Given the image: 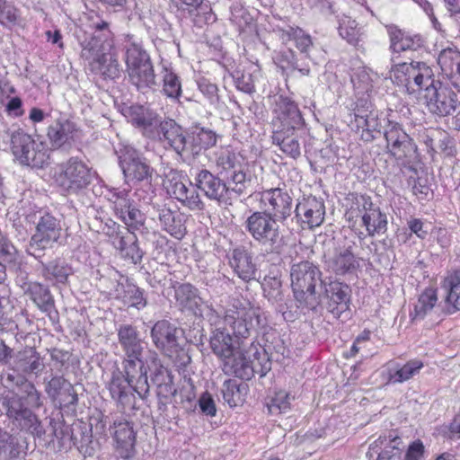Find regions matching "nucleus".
<instances>
[{"label":"nucleus","mask_w":460,"mask_h":460,"mask_svg":"<svg viewBox=\"0 0 460 460\" xmlns=\"http://www.w3.org/2000/svg\"><path fill=\"white\" fill-rule=\"evenodd\" d=\"M206 318L216 328L210 338V347L221 359L222 369L226 375H234L244 380L251 379L255 374L266 376L271 368V363L259 344H235L230 334L222 329L221 316L213 308L208 309Z\"/></svg>","instance_id":"f257e3e1"},{"label":"nucleus","mask_w":460,"mask_h":460,"mask_svg":"<svg viewBox=\"0 0 460 460\" xmlns=\"http://www.w3.org/2000/svg\"><path fill=\"white\" fill-rule=\"evenodd\" d=\"M86 27L90 31L78 35L81 58L87 69L95 75L107 80L119 78L121 67L115 52L114 35L110 23L97 13L87 14Z\"/></svg>","instance_id":"f03ea898"},{"label":"nucleus","mask_w":460,"mask_h":460,"mask_svg":"<svg viewBox=\"0 0 460 460\" xmlns=\"http://www.w3.org/2000/svg\"><path fill=\"white\" fill-rule=\"evenodd\" d=\"M106 387L111 398L124 407L129 402V388H132L142 399L148 394L147 371L146 368L135 370L128 375L125 368L122 371L119 367H115L111 374Z\"/></svg>","instance_id":"7ed1b4c3"},{"label":"nucleus","mask_w":460,"mask_h":460,"mask_svg":"<svg viewBox=\"0 0 460 460\" xmlns=\"http://www.w3.org/2000/svg\"><path fill=\"white\" fill-rule=\"evenodd\" d=\"M221 320L222 324L230 326L235 337L247 338L261 324V313L249 299L234 298Z\"/></svg>","instance_id":"20e7f679"},{"label":"nucleus","mask_w":460,"mask_h":460,"mask_svg":"<svg viewBox=\"0 0 460 460\" xmlns=\"http://www.w3.org/2000/svg\"><path fill=\"white\" fill-rule=\"evenodd\" d=\"M318 267L308 261L293 263L290 270L291 287L300 305L314 307L315 286L321 281Z\"/></svg>","instance_id":"39448f33"},{"label":"nucleus","mask_w":460,"mask_h":460,"mask_svg":"<svg viewBox=\"0 0 460 460\" xmlns=\"http://www.w3.org/2000/svg\"><path fill=\"white\" fill-rule=\"evenodd\" d=\"M394 84L408 93H415L429 86L432 79V69L424 62L413 61L394 65L390 71Z\"/></svg>","instance_id":"423d86ee"},{"label":"nucleus","mask_w":460,"mask_h":460,"mask_svg":"<svg viewBox=\"0 0 460 460\" xmlns=\"http://www.w3.org/2000/svg\"><path fill=\"white\" fill-rule=\"evenodd\" d=\"M216 166L229 184H234V190L243 192L247 181L245 158L231 146H221L215 153Z\"/></svg>","instance_id":"0eeeda50"},{"label":"nucleus","mask_w":460,"mask_h":460,"mask_svg":"<svg viewBox=\"0 0 460 460\" xmlns=\"http://www.w3.org/2000/svg\"><path fill=\"white\" fill-rule=\"evenodd\" d=\"M164 187L170 197L177 199L185 208L193 211H201L205 208L196 184L189 180L181 172L170 169L165 173Z\"/></svg>","instance_id":"6e6552de"},{"label":"nucleus","mask_w":460,"mask_h":460,"mask_svg":"<svg viewBox=\"0 0 460 460\" xmlns=\"http://www.w3.org/2000/svg\"><path fill=\"white\" fill-rule=\"evenodd\" d=\"M345 217L349 222L360 218L362 226H365L369 236L383 234L387 228L386 215L372 202L369 197L357 198L355 203L346 212Z\"/></svg>","instance_id":"1a4fd4ad"},{"label":"nucleus","mask_w":460,"mask_h":460,"mask_svg":"<svg viewBox=\"0 0 460 460\" xmlns=\"http://www.w3.org/2000/svg\"><path fill=\"white\" fill-rule=\"evenodd\" d=\"M424 98L428 111L439 118L452 115L460 105L458 93L439 81H431L426 87Z\"/></svg>","instance_id":"9d476101"},{"label":"nucleus","mask_w":460,"mask_h":460,"mask_svg":"<svg viewBox=\"0 0 460 460\" xmlns=\"http://www.w3.org/2000/svg\"><path fill=\"white\" fill-rule=\"evenodd\" d=\"M12 150L14 157L23 165L42 168L49 159L46 145L23 132L12 136Z\"/></svg>","instance_id":"9b49d317"},{"label":"nucleus","mask_w":460,"mask_h":460,"mask_svg":"<svg viewBox=\"0 0 460 460\" xmlns=\"http://www.w3.org/2000/svg\"><path fill=\"white\" fill-rule=\"evenodd\" d=\"M54 180L63 190L76 192L90 183L91 172L83 161L70 158L56 167Z\"/></svg>","instance_id":"f8f14e48"},{"label":"nucleus","mask_w":460,"mask_h":460,"mask_svg":"<svg viewBox=\"0 0 460 460\" xmlns=\"http://www.w3.org/2000/svg\"><path fill=\"white\" fill-rule=\"evenodd\" d=\"M118 340L126 356L122 361V367L128 374L144 369L145 363L142 359L144 341L140 338L137 328L130 324L121 325L118 329Z\"/></svg>","instance_id":"ddd939ff"},{"label":"nucleus","mask_w":460,"mask_h":460,"mask_svg":"<svg viewBox=\"0 0 460 460\" xmlns=\"http://www.w3.org/2000/svg\"><path fill=\"white\" fill-rule=\"evenodd\" d=\"M278 220L262 211L253 212L245 221V228L260 244L273 247L280 241Z\"/></svg>","instance_id":"4468645a"},{"label":"nucleus","mask_w":460,"mask_h":460,"mask_svg":"<svg viewBox=\"0 0 460 460\" xmlns=\"http://www.w3.org/2000/svg\"><path fill=\"white\" fill-rule=\"evenodd\" d=\"M272 113L274 130L298 132L305 126V119L298 105L288 97L278 96Z\"/></svg>","instance_id":"2eb2a0df"},{"label":"nucleus","mask_w":460,"mask_h":460,"mask_svg":"<svg viewBox=\"0 0 460 460\" xmlns=\"http://www.w3.org/2000/svg\"><path fill=\"white\" fill-rule=\"evenodd\" d=\"M128 193L129 190L126 189L111 188L107 190L105 197L113 204L116 215L125 225L133 229H138L144 224V216L132 205Z\"/></svg>","instance_id":"dca6fc26"},{"label":"nucleus","mask_w":460,"mask_h":460,"mask_svg":"<svg viewBox=\"0 0 460 460\" xmlns=\"http://www.w3.org/2000/svg\"><path fill=\"white\" fill-rule=\"evenodd\" d=\"M61 234L59 222L51 215L45 214L40 217L36 226V232L31 236L28 253L37 257L36 252L42 251L52 246L58 242Z\"/></svg>","instance_id":"f3484780"},{"label":"nucleus","mask_w":460,"mask_h":460,"mask_svg":"<svg viewBox=\"0 0 460 460\" xmlns=\"http://www.w3.org/2000/svg\"><path fill=\"white\" fill-rule=\"evenodd\" d=\"M260 208L278 221L287 219L292 211V199L279 188L270 189L260 193Z\"/></svg>","instance_id":"a211bd4d"},{"label":"nucleus","mask_w":460,"mask_h":460,"mask_svg":"<svg viewBox=\"0 0 460 460\" xmlns=\"http://www.w3.org/2000/svg\"><path fill=\"white\" fill-rule=\"evenodd\" d=\"M152 139L159 141L164 148L172 149L185 161L187 134L173 119H163L157 128V135Z\"/></svg>","instance_id":"6ab92c4d"},{"label":"nucleus","mask_w":460,"mask_h":460,"mask_svg":"<svg viewBox=\"0 0 460 460\" xmlns=\"http://www.w3.org/2000/svg\"><path fill=\"white\" fill-rule=\"evenodd\" d=\"M154 345L165 356L173 358L181 350L178 341L177 328L166 320L155 323L151 330Z\"/></svg>","instance_id":"aec40b11"},{"label":"nucleus","mask_w":460,"mask_h":460,"mask_svg":"<svg viewBox=\"0 0 460 460\" xmlns=\"http://www.w3.org/2000/svg\"><path fill=\"white\" fill-rule=\"evenodd\" d=\"M124 116L135 128L150 139L157 135L163 119L156 112L142 105H131L124 109Z\"/></svg>","instance_id":"412c9836"},{"label":"nucleus","mask_w":460,"mask_h":460,"mask_svg":"<svg viewBox=\"0 0 460 460\" xmlns=\"http://www.w3.org/2000/svg\"><path fill=\"white\" fill-rule=\"evenodd\" d=\"M119 164L128 181H143L152 176V169L132 147H126L119 155Z\"/></svg>","instance_id":"4be33fe9"},{"label":"nucleus","mask_w":460,"mask_h":460,"mask_svg":"<svg viewBox=\"0 0 460 460\" xmlns=\"http://www.w3.org/2000/svg\"><path fill=\"white\" fill-rule=\"evenodd\" d=\"M385 137L388 153L396 159L406 157L415 149L411 138L399 123L389 121L385 130Z\"/></svg>","instance_id":"5701e85b"},{"label":"nucleus","mask_w":460,"mask_h":460,"mask_svg":"<svg viewBox=\"0 0 460 460\" xmlns=\"http://www.w3.org/2000/svg\"><path fill=\"white\" fill-rule=\"evenodd\" d=\"M146 365L151 372V379L156 385L158 396L164 399L174 396L176 388L172 382V376L171 372L161 364L158 355L155 352H150L148 358L146 359Z\"/></svg>","instance_id":"b1692460"},{"label":"nucleus","mask_w":460,"mask_h":460,"mask_svg":"<svg viewBox=\"0 0 460 460\" xmlns=\"http://www.w3.org/2000/svg\"><path fill=\"white\" fill-rule=\"evenodd\" d=\"M295 212L302 226L312 229L321 226L323 222L325 206L323 200L309 196L298 201Z\"/></svg>","instance_id":"393cba45"},{"label":"nucleus","mask_w":460,"mask_h":460,"mask_svg":"<svg viewBox=\"0 0 460 460\" xmlns=\"http://www.w3.org/2000/svg\"><path fill=\"white\" fill-rule=\"evenodd\" d=\"M324 264L328 271L336 275H345L354 272L358 267V260L354 255L351 247H338L324 255Z\"/></svg>","instance_id":"a878e982"},{"label":"nucleus","mask_w":460,"mask_h":460,"mask_svg":"<svg viewBox=\"0 0 460 460\" xmlns=\"http://www.w3.org/2000/svg\"><path fill=\"white\" fill-rule=\"evenodd\" d=\"M217 135L212 129L195 126L187 133L185 161L198 155L202 150L211 148L217 144Z\"/></svg>","instance_id":"bb28decb"},{"label":"nucleus","mask_w":460,"mask_h":460,"mask_svg":"<svg viewBox=\"0 0 460 460\" xmlns=\"http://www.w3.org/2000/svg\"><path fill=\"white\" fill-rule=\"evenodd\" d=\"M112 429L117 453L121 458H130L134 455L136 441V433L132 424L119 417L113 421Z\"/></svg>","instance_id":"cd10ccee"},{"label":"nucleus","mask_w":460,"mask_h":460,"mask_svg":"<svg viewBox=\"0 0 460 460\" xmlns=\"http://www.w3.org/2000/svg\"><path fill=\"white\" fill-rule=\"evenodd\" d=\"M402 440L397 436H380L370 444L367 452L368 460H399Z\"/></svg>","instance_id":"c85d7f7f"},{"label":"nucleus","mask_w":460,"mask_h":460,"mask_svg":"<svg viewBox=\"0 0 460 460\" xmlns=\"http://www.w3.org/2000/svg\"><path fill=\"white\" fill-rule=\"evenodd\" d=\"M196 187L211 199L222 202L226 200L229 188L226 183L207 169L200 170L195 176Z\"/></svg>","instance_id":"c756f323"},{"label":"nucleus","mask_w":460,"mask_h":460,"mask_svg":"<svg viewBox=\"0 0 460 460\" xmlns=\"http://www.w3.org/2000/svg\"><path fill=\"white\" fill-rule=\"evenodd\" d=\"M45 392L54 402L60 406L75 405L78 401L72 384L61 376H53L46 384Z\"/></svg>","instance_id":"7c9ffc66"},{"label":"nucleus","mask_w":460,"mask_h":460,"mask_svg":"<svg viewBox=\"0 0 460 460\" xmlns=\"http://www.w3.org/2000/svg\"><path fill=\"white\" fill-rule=\"evenodd\" d=\"M114 298L125 305L141 310L146 306L147 301L144 291L128 279H120L113 290Z\"/></svg>","instance_id":"2f4dec72"},{"label":"nucleus","mask_w":460,"mask_h":460,"mask_svg":"<svg viewBox=\"0 0 460 460\" xmlns=\"http://www.w3.org/2000/svg\"><path fill=\"white\" fill-rule=\"evenodd\" d=\"M390 40V49L393 52L415 51L423 46V39L419 34H412L401 30L396 25L386 26Z\"/></svg>","instance_id":"473e14b6"},{"label":"nucleus","mask_w":460,"mask_h":460,"mask_svg":"<svg viewBox=\"0 0 460 460\" xmlns=\"http://www.w3.org/2000/svg\"><path fill=\"white\" fill-rule=\"evenodd\" d=\"M175 298L183 308L204 318H206L208 309L210 308L204 304L199 296L198 289L190 283L181 284L175 288Z\"/></svg>","instance_id":"72a5a7b5"},{"label":"nucleus","mask_w":460,"mask_h":460,"mask_svg":"<svg viewBox=\"0 0 460 460\" xmlns=\"http://www.w3.org/2000/svg\"><path fill=\"white\" fill-rule=\"evenodd\" d=\"M229 265L235 275L248 282L256 279L257 268L252 254L243 247L234 249L229 255Z\"/></svg>","instance_id":"f704fd0d"},{"label":"nucleus","mask_w":460,"mask_h":460,"mask_svg":"<svg viewBox=\"0 0 460 460\" xmlns=\"http://www.w3.org/2000/svg\"><path fill=\"white\" fill-rule=\"evenodd\" d=\"M324 288L325 294L329 298V311L336 317H340L342 313L349 309V287L339 281H331L329 284L324 283Z\"/></svg>","instance_id":"c9c22d12"},{"label":"nucleus","mask_w":460,"mask_h":460,"mask_svg":"<svg viewBox=\"0 0 460 460\" xmlns=\"http://www.w3.org/2000/svg\"><path fill=\"white\" fill-rule=\"evenodd\" d=\"M445 294V312L453 314L460 311V270L449 271L441 281Z\"/></svg>","instance_id":"e433bc0d"},{"label":"nucleus","mask_w":460,"mask_h":460,"mask_svg":"<svg viewBox=\"0 0 460 460\" xmlns=\"http://www.w3.org/2000/svg\"><path fill=\"white\" fill-rule=\"evenodd\" d=\"M424 367V363L418 358L411 359L404 364L391 362L386 367L387 382L402 384L413 378Z\"/></svg>","instance_id":"4c0bfd02"},{"label":"nucleus","mask_w":460,"mask_h":460,"mask_svg":"<svg viewBox=\"0 0 460 460\" xmlns=\"http://www.w3.org/2000/svg\"><path fill=\"white\" fill-rule=\"evenodd\" d=\"M377 79V74L367 67L360 66L353 70L350 80L355 95L358 101L365 102L362 106L367 104V97L372 93L374 84Z\"/></svg>","instance_id":"58836bf2"},{"label":"nucleus","mask_w":460,"mask_h":460,"mask_svg":"<svg viewBox=\"0 0 460 460\" xmlns=\"http://www.w3.org/2000/svg\"><path fill=\"white\" fill-rule=\"evenodd\" d=\"M77 129L68 119H58L48 128L47 137L53 148H59L74 141Z\"/></svg>","instance_id":"ea45409f"},{"label":"nucleus","mask_w":460,"mask_h":460,"mask_svg":"<svg viewBox=\"0 0 460 460\" xmlns=\"http://www.w3.org/2000/svg\"><path fill=\"white\" fill-rule=\"evenodd\" d=\"M127 73L129 81L137 86L138 90L151 89L156 85L152 62L127 68Z\"/></svg>","instance_id":"a19ab883"},{"label":"nucleus","mask_w":460,"mask_h":460,"mask_svg":"<svg viewBox=\"0 0 460 460\" xmlns=\"http://www.w3.org/2000/svg\"><path fill=\"white\" fill-rule=\"evenodd\" d=\"M114 245L123 259L134 264L141 261L143 252L140 250L137 238L134 234L127 233L125 235L118 236Z\"/></svg>","instance_id":"79ce46f5"},{"label":"nucleus","mask_w":460,"mask_h":460,"mask_svg":"<svg viewBox=\"0 0 460 460\" xmlns=\"http://www.w3.org/2000/svg\"><path fill=\"white\" fill-rule=\"evenodd\" d=\"M272 141L288 157L296 159L301 155V145L297 137V132L274 130Z\"/></svg>","instance_id":"37998d69"},{"label":"nucleus","mask_w":460,"mask_h":460,"mask_svg":"<svg viewBox=\"0 0 460 460\" xmlns=\"http://www.w3.org/2000/svg\"><path fill=\"white\" fill-rule=\"evenodd\" d=\"M72 274V267L63 260L57 259L47 264L42 263V275L53 285L66 283Z\"/></svg>","instance_id":"c03bdc74"},{"label":"nucleus","mask_w":460,"mask_h":460,"mask_svg":"<svg viewBox=\"0 0 460 460\" xmlns=\"http://www.w3.org/2000/svg\"><path fill=\"white\" fill-rule=\"evenodd\" d=\"M159 221L163 229L176 239H181L186 234V227L181 215L165 207L159 209Z\"/></svg>","instance_id":"a18cd8bd"},{"label":"nucleus","mask_w":460,"mask_h":460,"mask_svg":"<svg viewBox=\"0 0 460 460\" xmlns=\"http://www.w3.org/2000/svg\"><path fill=\"white\" fill-rule=\"evenodd\" d=\"M43 367L42 358L34 348H25L16 356V367L20 371L38 374L43 369Z\"/></svg>","instance_id":"49530a36"},{"label":"nucleus","mask_w":460,"mask_h":460,"mask_svg":"<svg viewBox=\"0 0 460 460\" xmlns=\"http://www.w3.org/2000/svg\"><path fill=\"white\" fill-rule=\"evenodd\" d=\"M438 64L447 77L460 75V51L455 46L443 49L438 53Z\"/></svg>","instance_id":"de8ad7c7"},{"label":"nucleus","mask_w":460,"mask_h":460,"mask_svg":"<svg viewBox=\"0 0 460 460\" xmlns=\"http://www.w3.org/2000/svg\"><path fill=\"white\" fill-rule=\"evenodd\" d=\"M338 23L339 34L348 43L356 46L362 40L365 35L364 28L359 26L355 20L343 14L339 17Z\"/></svg>","instance_id":"09e8293b"},{"label":"nucleus","mask_w":460,"mask_h":460,"mask_svg":"<svg viewBox=\"0 0 460 460\" xmlns=\"http://www.w3.org/2000/svg\"><path fill=\"white\" fill-rule=\"evenodd\" d=\"M28 292L40 311L50 315L54 309V299L49 289L40 283L33 282L29 285Z\"/></svg>","instance_id":"8fccbe9b"},{"label":"nucleus","mask_w":460,"mask_h":460,"mask_svg":"<svg viewBox=\"0 0 460 460\" xmlns=\"http://www.w3.org/2000/svg\"><path fill=\"white\" fill-rule=\"evenodd\" d=\"M0 24L8 30L23 26L21 11L13 2L0 0Z\"/></svg>","instance_id":"3c124183"},{"label":"nucleus","mask_w":460,"mask_h":460,"mask_svg":"<svg viewBox=\"0 0 460 460\" xmlns=\"http://www.w3.org/2000/svg\"><path fill=\"white\" fill-rule=\"evenodd\" d=\"M259 74L260 68L257 65H251L247 70H236L233 74L235 87L248 94L254 93V83Z\"/></svg>","instance_id":"603ef678"},{"label":"nucleus","mask_w":460,"mask_h":460,"mask_svg":"<svg viewBox=\"0 0 460 460\" xmlns=\"http://www.w3.org/2000/svg\"><path fill=\"white\" fill-rule=\"evenodd\" d=\"M438 303L437 290L434 288H426L418 297L414 305V310L411 314L414 320L423 319L429 314Z\"/></svg>","instance_id":"864d4df0"},{"label":"nucleus","mask_w":460,"mask_h":460,"mask_svg":"<svg viewBox=\"0 0 460 460\" xmlns=\"http://www.w3.org/2000/svg\"><path fill=\"white\" fill-rule=\"evenodd\" d=\"M125 51L126 68L152 62L149 54L137 42L128 40L125 46Z\"/></svg>","instance_id":"5fc2aeb1"},{"label":"nucleus","mask_w":460,"mask_h":460,"mask_svg":"<svg viewBox=\"0 0 460 460\" xmlns=\"http://www.w3.org/2000/svg\"><path fill=\"white\" fill-rule=\"evenodd\" d=\"M21 450L16 439L0 429V460H20Z\"/></svg>","instance_id":"6e6d98bb"},{"label":"nucleus","mask_w":460,"mask_h":460,"mask_svg":"<svg viewBox=\"0 0 460 460\" xmlns=\"http://www.w3.org/2000/svg\"><path fill=\"white\" fill-rule=\"evenodd\" d=\"M163 93L172 100H179L181 96V82L172 68L164 66L163 69Z\"/></svg>","instance_id":"4d7b16f0"},{"label":"nucleus","mask_w":460,"mask_h":460,"mask_svg":"<svg viewBox=\"0 0 460 460\" xmlns=\"http://www.w3.org/2000/svg\"><path fill=\"white\" fill-rule=\"evenodd\" d=\"M222 395L224 401L231 407H236L243 401V395L240 384L234 379H227L224 382L222 387Z\"/></svg>","instance_id":"13d9d810"},{"label":"nucleus","mask_w":460,"mask_h":460,"mask_svg":"<svg viewBox=\"0 0 460 460\" xmlns=\"http://www.w3.org/2000/svg\"><path fill=\"white\" fill-rule=\"evenodd\" d=\"M0 263H6L14 269L22 264V256L8 239L0 245Z\"/></svg>","instance_id":"bf43d9fd"},{"label":"nucleus","mask_w":460,"mask_h":460,"mask_svg":"<svg viewBox=\"0 0 460 460\" xmlns=\"http://www.w3.org/2000/svg\"><path fill=\"white\" fill-rule=\"evenodd\" d=\"M0 263H6L14 269L22 264V256L8 239L0 245Z\"/></svg>","instance_id":"052dcab7"},{"label":"nucleus","mask_w":460,"mask_h":460,"mask_svg":"<svg viewBox=\"0 0 460 460\" xmlns=\"http://www.w3.org/2000/svg\"><path fill=\"white\" fill-rule=\"evenodd\" d=\"M0 263H6L14 269L22 264V256L8 239L0 245Z\"/></svg>","instance_id":"680f3d73"},{"label":"nucleus","mask_w":460,"mask_h":460,"mask_svg":"<svg viewBox=\"0 0 460 460\" xmlns=\"http://www.w3.org/2000/svg\"><path fill=\"white\" fill-rule=\"evenodd\" d=\"M285 36L288 40H294L296 48L303 53H307L312 47L313 42L311 36L298 27H289L283 32V38Z\"/></svg>","instance_id":"e2e57ef3"},{"label":"nucleus","mask_w":460,"mask_h":460,"mask_svg":"<svg viewBox=\"0 0 460 460\" xmlns=\"http://www.w3.org/2000/svg\"><path fill=\"white\" fill-rule=\"evenodd\" d=\"M189 13L193 17L195 23L199 26L206 23H213L217 20L210 4L207 0H202L200 4H199L194 10H189Z\"/></svg>","instance_id":"0e129e2a"},{"label":"nucleus","mask_w":460,"mask_h":460,"mask_svg":"<svg viewBox=\"0 0 460 460\" xmlns=\"http://www.w3.org/2000/svg\"><path fill=\"white\" fill-rule=\"evenodd\" d=\"M16 420L20 422L22 428L27 429L37 437H41L45 433L40 420L30 409L23 411V413Z\"/></svg>","instance_id":"69168bd1"},{"label":"nucleus","mask_w":460,"mask_h":460,"mask_svg":"<svg viewBox=\"0 0 460 460\" xmlns=\"http://www.w3.org/2000/svg\"><path fill=\"white\" fill-rule=\"evenodd\" d=\"M290 395L285 391H279L268 403V410L271 414L287 412L290 409Z\"/></svg>","instance_id":"338daca9"},{"label":"nucleus","mask_w":460,"mask_h":460,"mask_svg":"<svg viewBox=\"0 0 460 460\" xmlns=\"http://www.w3.org/2000/svg\"><path fill=\"white\" fill-rule=\"evenodd\" d=\"M197 84L199 92L208 100V103L212 106H217L219 102L218 88L217 84L206 78H200Z\"/></svg>","instance_id":"774afa93"}]
</instances>
